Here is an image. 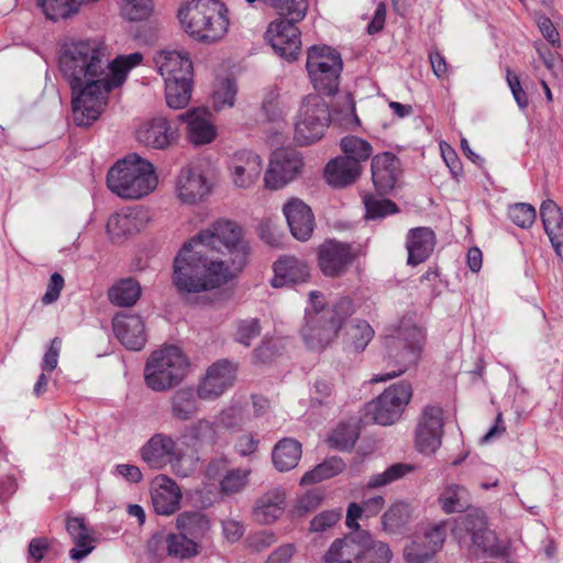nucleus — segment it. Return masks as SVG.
Segmentation results:
<instances>
[{"mask_svg":"<svg viewBox=\"0 0 563 563\" xmlns=\"http://www.w3.org/2000/svg\"><path fill=\"white\" fill-rule=\"evenodd\" d=\"M142 59L140 53L111 59L108 46L97 38L66 42L59 55V70L71 90L76 124L88 126L95 122L106 109L110 91L121 86Z\"/></svg>","mask_w":563,"mask_h":563,"instance_id":"f257e3e1","label":"nucleus"},{"mask_svg":"<svg viewBox=\"0 0 563 563\" xmlns=\"http://www.w3.org/2000/svg\"><path fill=\"white\" fill-rule=\"evenodd\" d=\"M247 255L241 227L230 220H217L179 250L174 260V285L186 294L219 288L244 267Z\"/></svg>","mask_w":563,"mask_h":563,"instance_id":"f03ea898","label":"nucleus"},{"mask_svg":"<svg viewBox=\"0 0 563 563\" xmlns=\"http://www.w3.org/2000/svg\"><path fill=\"white\" fill-rule=\"evenodd\" d=\"M185 32L203 43H216L229 30L228 8L220 0H190L178 11Z\"/></svg>","mask_w":563,"mask_h":563,"instance_id":"7ed1b4c3","label":"nucleus"},{"mask_svg":"<svg viewBox=\"0 0 563 563\" xmlns=\"http://www.w3.org/2000/svg\"><path fill=\"white\" fill-rule=\"evenodd\" d=\"M157 184L155 167L137 154L118 161L107 175L108 188L123 199H141L153 192Z\"/></svg>","mask_w":563,"mask_h":563,"instance_id":"20e7f679","label":"nucleus"},{"mask_svg":"<svg viewBox=\"0 0 563 563\" xmlns=\"http://www.w3.org/2000/svg\"><path fill=\"white\" fill-rule=\"evenodd\" d=\"M426 334L422 328L417 325L401 324L397 335L388 336L385 341V362L393 369L385 375H376L372 378L374 383L386 382L405 374L419 363Z\"/></svg>","mask_w":563,"mask_h":563,"instance_id":"39448f33","label":"nucleus"},{"mask_svg":"<svg viewBox=\"0 0 563 563\" xmlns=\"http://www.w3.org/2000/svg\"><path fill=\"white\" fill-rule=\"evenodd\" d=\"M190 363L186 354L175 345L154 351L144 367L146 386L154 391H166L180 384L186 377Z\"/></svg>","mask_w":563,"mask_h":563,"instance_id":"423d86ee","label":"nucleus"},{"mask_svg":"<svg viewBox=\"0 0 563 563\" xmlns=\"http://www.w3.org/2000/svg\"><path fill=\"white\" fill-rule=\"evenodd\" d=\"M354 312L353 302L350 298L339 299L330 309L317 313L308 312L306 323L301 329V336L308 346L313 351H322L338 335L343 322Z\"/></svg>","mask_w":563,"mask_h":563,"instance_id":"0eeeda50","label":"nucleus"},{"mask_svg":"<svg viewBox=\"0 0 563 563\" xmlns=\"http://www.w3.org/2000/svg\"><path fill=\"white\" fill-rule=\"evenodd\" d=\"M142 460L152 468L170 465L177 476L188 477L195 470V461L187 456L177 440L166 433L153 434L141 448Z\"/></svg>","mask_w":563,"mask_h":563,"instance_id":"6e6552de","label":"nucleus"},{"mask_svg":"<svg viewBox=\"0 0 563 563\" xmlns=\"http://www.w3.org/2000/svg\"><path fill=\"white\" fill-rule=\"evenodd\" d=\"M331 121L329 104L319 95L307 96L295 120V142L308 146L320 141Z\"/></svg>","mask_w":563,"mask_h":563,"instance_id":"1a4fd4ad","label":"nucleus"},{"mask_svg":"<svg viewBox=\"0 0 563 563\" xmlns=\"http://www.w3.org/2000/svg\"><path fill=\"white\" fill-rule=\"evenodd\" d=\"M306 67L316 90L325 95L338 91L343 63L335 49L325 45L310 47Z\"/></svg>","mask_w":563,"mask_h":563,"instance_id":"9d476101","label":"nucleus"},{"mask_svg":"<svg viewBox=\"0 0 563 563\" xmlns=\"http://www.w3.org/2000/svg\"><path fill=\"white\" fill-rule=\"evenodd\" d=\"M453 533L460 543H470L473 551L487 553L492 556L501 555L505 551L495 532L487 528L486 517L475 510L455 521Z\"/></svg>","mask_w":563,"mask_h":563,"instance_id":"9b49d317","label":"nucleus"},{"mask_svg":"<svg viewBox=\"0 0 563 563\" xmlns=\"http://www.w3.org/2000/svg\"><path fill=\"white\" fill-rule=\"evenodd\" d=\"M412 397L411 384L402 380L389 386L375 400L368 404L367 412L382 426L398 421Z\"/></svg>","mask_w":563,"mask_h":563,"instance_id":"f8f14e48","label":"nucleus"},{"mask_svg":"<svg viewBox=\"0 0 563 563\" xmlns=\"http://www.w3.org/2000/svg\"><path fill=\"white\" fill-rule=\"evenodd\" d=\"M235 378L236 365L228 360H219L208 366L196 385L201 401L219 399L233 386Z\"/></svg>","mask_w":563,"mask_h":563,"instance_id":"ddd939ff","label":"nucleus"},{"mask_svg":"<svg viewBox=\"0 0 563 563\" xmlns=\"http://www.w3.org/2000/svg\"><path fill=\"white\" fill-rule=\"evenodd\" d=\"M443 410L439 406L428 405L423 408L416 428L415 444L426 455L437 452L442 443Z\"/></svg>","mask_w":563,"mask_h":563,"instance_id":"4468645a","label":"nucleus"},{"mask_svg":"<svg viewBox=\"0 0 563 563\" xmlns=\"http://www.w3.org/2000/svg\"><path fill=\"white\" fill-rule=\"evenodd\" d=\"M303 167L302 157L294 151H278L273 154L264 175L265 187L278 190L294 180Z\"/></svg>","mask_w":563,"mask_h":563,"instance_id":"2eb2a0df","label":"nucleus"},{"mask_svg":"<svg viewBox=\"0 0 563 563\" xmlns=\"http://www.w3.org/2000/svg\"><path fill=\"white\" fill-rule=\"evenodd\" d=\"M298 21L284 16L269 23L266 38L274 51L287 60L297 58L300 51V33L296 23Z\"/></svg>","mask_w":563,"mask_h":563,"instance_id":"dca6fc26","label":"nucleus"},{"mask_svg":"<svg viewBox=\"0 0 563 563\" xmlns=\"http://www.w3.org/2000/svg\"><path fill=\"white\" fill-rule=\"evenodd\" d=\"M446 538L444 523L434 525L421 534H416L404 549V558L408 563L429 561L443 547Z\"/></svg>","mask_w":563,"mask_h":563,"instance_id":"f3484780","label":"nucleus"},{"mask_svg":"<svg viewBox=\"0 0 563 563\" xmlns=\"http://www.w3.org/2000/svg\"><path fill=\"white\" fill-rule=\"evenodd\" d=\"M211 191L207 177L197 168L184 167L175 178L174 192L184 205H196L203 201Z\"/></svg>","mask_w":563,"mask_h":563,"instance_id":"a211bd4d","label":"nucleus"},{"mask_svg":"<svg viewBox=\"0 0 563 563\" xmlns=\"http://www.w3.org/2000/svg\"><path fill=\"white\" fill-rule=\"evenodd\" d=\"M318 255L322 273L336 277L349 269L356 257V252L347 243L329 240L320 245Z\"/></svg>","mask_w":563,"mask_h":563,"instance_id":"6ab92c4d","label":"nucleus"},{"mask_svg":"<svg viewBox=\"0 0 563 563\" xmlns=\"http://www.w3.org/2000/svg\"><path fill=\"white\" fill-rule=\"evenodd\" d=\"M229 168L233 185L236 188L247 189L258 180L263 162L256 153L243 150L233 155Z\"/></svg>","mask_w":563,"mask_h":563,"instance_id":"aec40b11","label":"nucleus"},{"mask_svg":"<svg viewBox=\"0 0 563 563\" xmlns=\"http://www.w3.org/2000/svg\"><path fill=\"white\" fill-rule=\"evenodd\" d=\"M117 339L131 351H141L147 341L145 324L141 316L118 313L112 321Z\"/></svg>","mask_w":563,"mask_h":563,"instance_id":"412c9836","label":"nucleus"},{"mask_svg":"<svg viewBox=\"0 0 563 563\" xmlns=\"http://www.w3.org/2000/svg\"><path fill=\"white\" fill-rule=\"evenodd\" d=\"M153 60L165 82L192 78V63L185 51L161 49L155 53Z\"/></svg>","mask_w":563,"mask_h":563,"instance_id":"4be33fe9","label":"nucleus"},{"mask_svg":"<svg viewBox=\"0 0 563 563\" xmlns=\"http://www.w3.org/2000/svg\"><path fill=\"white\" fill-rule=\"evenodd\" d=\"M176 136V130L170 122L162 117L143 122L136 130L137 142L155 150L167 148L175 142Z\"/></svg>","mask_w":563,"mask_h":563,"instance_id":"5701e85b","label":"nucleus"},{"mask_svg":"<svg viewBox=\"0 0 563 563\" xmlns=\"http://www.w3.org/2000/svg\"><path fill=\"white\" fill-rule=\"evenodd\" d=\"M290 232L297 240L307 241L314 229L311 208L298 198L290 199L283 208Z\"/></svg>","mask_w":563,"mask_h":563,"instance_id":"b1692460","label":"nucleus"},{"mask_svg":"<svg viewBox=\"0 0 563 563\" xmlns=\"http://www.w3.org/2000/svg\"><path fill=\"white\" fill-rule=\"evenodd\" d=\"M183 494L179 486L165 475L156 477L152 488V503L156 514L169 516L180 508Z\"/></svg>","mask_w":563,"mask_h":563,"instance_id":"393cba45","label":"nucleus"},{"mask_svg":"<svg viewBox=\"0 0 563 563\" xmlns=\"http://www.w3.org/2000/svg\"><path fill=\"white\" fill-rule=\"evenodd\" d=\"M398 165V158L389 152L377 154L372 158L373 184L382 195L389 192L395 187Z\"/></svg>","mask_w":563,"mask_h":563,"instance_id":"a878e982","label":"nucleus"},{"mask_svg":"<svg viewBox=\"0 0 563 563\" xmlns=\"http://www.w3.org/2000/svg\"><path fill=\"white\" fill-rule=\"evenodd\" d=\"M362 170V166L341 155L325 165L324 178L331 187L343 188L354 184L361 176Z\"/></svg>","mask_w":563,"mask_h":563,"instance_id":"bb28decb","label":"nucleus"},{"mask_svg":"<svg viewBox=\"0 0 563 563\" xmlns=\"http://www.w3.org/2000/svg\"><path fill=\"white\" fill-rule=\"evenodd\" d=\"M434 244L435 235L430 228L419 227L411 229L406 241L408 264L417 266L423 263L432 253Z\"/></svg>","mask_w":563,"mask_h":563,"instance_id":"cd10ccee","label":"nucleus"},{"mask_svg":"<svg viewBox=\"0 0 563 563\" xmlns=\"http://www.w3.org/2000/svg\"><path fill=\"white\" fill-rule=\"evenodd\" d=\"M540 216L556 255L563 260V214L560 207L551 199L544 200Z\"/></svg>","mask_w":563,"mask_h":563,"instance_id":"c85d7f7f","label":"nucleus"},{"mask_svg":"<svg viewBox=\"0 0 563 563\" xmlns=\"http://www.w3.org/2000/svg\"><path fill=\"white\" fill-rule=\"evenodd\" d=\"M200 396L196 386L189 385L178 388L169 399L170 415L180 421H188L200 411Z\"/></svg>","mask_w":563,"mask_h":563,"instance_id":"c756f323","label":"nucleus"},{"mask_svg":"<svg viewBox=\"0 0 563 563\" xmlns=\"http://www.w3.org/2000/svg\"><path fill=\"white\" fill-rule=\"evenodd\" d=\"M309 275V269L305 262L294 256H286L279 258L274 264L272 286L278 288L290 284L305 283Z\"/></svg>","mask_w":563,"mask_h":563,"instance_id":"7c9ffc66","label":"nucleus"},{"mask_svg":"<svg viewBox=\"0 0 563 563\" xmlns=\"http://www.w3.org/2000/svg\"><path fill=\"white\" fill-rule=\"evenodd\" d=\"M285 510V493L280 488H274L262 495L255 503L253 516L263 525L276 521Z\"/></svg>","mask_w":563,"mask_h":563,"instance_id":"2f4dec72","label":"nucleus"},{"mask_svg":"<svg viewBox=\"0 0 563 563\" xmlns=\"http://www.w3.org/2000/svg\"><path fill=\"white\" fill-rule=\"evenodd\" d=\"M393 559L388 544L373 539L366 531L357 532V555L358 563H390Z\"/></svg>","mask_w":563,"mask_h":563,"instance_id":"473e14b6","label":"nucleus"},{"mask_svg":"<svg viewBox=\"0 0 563 563\" xmlns=\"http://www.w3.org/2000/svg\"><path fill=\"white\" fill-rule=\"evenodd\" d=\"M209 115V112L205 109H195L179 115L180 119L187 121L188 134L192 143L197 145L207 144L216 137V129Z\"/></svg>","mask_w":563,"mask_h":563,"instance_id":"72a5a7b5","label":"nucleus"},{"mask_svg":"<svg viewBox=\"0 0 563 563\" xmlns=\"http://www.w3.org/2000/svg\"><path fill=\"white\" fill-rule=\"evenodd\" d=\"M67 531L75 542L69 555L73 560H82L93 550V539L85 523L84 518H69L66 523Z\"/></svg>","mask_w":563,"mask_h":563,"instance_id":"f704fd0d","label":"nucleus"},{"mask_svg":"<svg viewBox=\"0 0 563 563\" xmlns=\"http://www.w3.org/2000/svg\"><path fill=\"white\" fill-rule=\"evenodd\" d=\"M176 527L183 534L195 541L202 540L210 531L211 523L208 516L201 511L191 510L179 514Z\"/></svg>","mask_w":563,"mask_h":563,"instance_id":"c9c22d12","label":"nucleus"},{"mask_svg":"<svg viewBox=\"0 0 563 563\" xmlns=\"http://www.w3.org/2000/svg\"><path fill=\"white\" fill-rule=\"evenodd\" d=\"M301 453L300 442L291 438H284L273 449V464L279 472H288L298 465Z\"/></svg>","mask_w":563,"mask_h":563,"instance_id":"e433bc0d","label":"nucleus"},{"mask_svg":"<svg viewBox=\"0 0 563 563\" xmlns=\"http://www.w3.org/2000/svg\"><path fill=\"white\" fill-rule=\"evenodd\" d=\"M139 230V214L130 210L112 214L107 223V233L113 243H120L124 238L136 233Z\"/></svg>","mask_w":563,"mask_h":563,"instance_id":"4c0bfd02","label":"nucleus"},{"mask_svg":"<svg viewBox=\"0 0 563 563\" xmlns=\"http://www.w3.org/2000/svg\"><path fill=\"white\" fill-rule=\"evenodd\" d=\"M357 533L335 539L322 556L323 563H350L356 561Z\"/></svg>","mask_w":563,"mask_h":563,"instance_id":"58836bf2","label":"nucleus"},{"mask_svg":"<svg viewBox=\"0 0 563 563\" xmlns=\"http://www.w3.org/2000/svg\"><path fill=\"white\" fill-rule=\"evenodd\" d=\"M187 438L195 446H212L219 439L216 421L200 418L187 428Z\"/></svg>","mask_w":563,"mask_h":563,"instance_id":"ea45409f","label":"nucleus"},{"mask_svg":"<svg viewBox=\"0 0 563 563\" xmlns=\"http://www.w3.org/2000/svg\"><path fill=\"white\" fill-rule=\"evenodd\" d=\"M199 543L189 539L187 534L169 533L165 538V550L168 556L178 560H188L199 554Z\"/></svg>","mask_w":563,"mask_h":563,"instance_id":"a19ab883","label":"nucleus"},{"mask_svg":"<svg viewBox=\"0 0 563 563\" xmlns=\"http://www.w3.org/2000/svg\"><path fill=\"white\" fill-rule=\"evenodd\" d=\"M374 336L372 327L362 320L350 323L345 330L346 349L351 352H362Z\"/></svg>","mask_w":563,"mask_h":563,"instance_id":"79ce46f5","label":"nucleus"},{"mask_svg":"<svg viewBox=\"0 0 563 563\" xmlns=\"http://www.w3.org/2000/svg\"><path fill=\"white\" fill-rule=\"evenodd\" d=\"M192 78L169 80L165 82L166 103L172 109L185 108L191 98Z\"/></svg>","mask_w":563,"mask_h":563,"instance_id":"37998d69","label":"nucleus"},{"mask_svg":"<svg viewBox=\"0 0 563 563\" xmlns=\"http://www.w3.org/2000/svg\"><path fill=\"white\" fill-rule=\"evenodd\" d=\"M140 296L141 286L136 280L132 278H126L117 283L109 290L110 301L120 307L133 306Z\"/></svg>","mask_w":563,"mask_h":563,"instance_id":"c03bdc74","label":"nucleus"},{"mask_svg":"<svg viewBox=\"0 0 563 563\" xmlns=\"http://www.w3.org/2000/svg\"><path fill=\"white\" fill-rule=\"evenodd\" d=\"M343 157H349L358 166L366 162L373 155V147L369 142L355 135H347L341 139L340 142Z\"/></svg>","mask_w":563,"mask_h":563,"instance_id":"a18cd8bd","label":"nucleus"},{"mask_svg":"<svg viewBox=\"0 0 563 563\" xmlns=\"http://www.w3.org/2000/svg\"><path fill=\"white\" fill-rule=\"evenodd\" d=\"M439 501L446 514L462 511L468 505V492L464 486L451 484L445 487Z\"/></svg>","mask_w":563,"mask_h":563,"instance_id":"49530a36","label":"nucleus"},{"mask_svg":"<svg viewBox=\"0 0 563 563\" xmlns=\"http://www.w3.org/2000/svg\"><path fill=\"white\" fill-rule=\"evenodd\" d=\"M331 119L339 121L342 125L347 128L358 125L360 121L355 112V102L351 93L340 95L336 98Z\"/></svg>","mask_w":563,"mask_h":563,"instance_id":"de8ad7c7","label":"nucleus"},{"mask_svg":"<svg viewBox=\"0 0 563 563\" xmlns=\"http://www.w3.org/2000/svg\"><path fill=\"white\" fill-rule=\"evenodd\" d=\"M344 468V463L341 459L331 457L323 463L317 465L313 470L306 472L300 479L301 485H309L321 482L323 479L333 477L341 473Z\"/></svg>","mask_w":563,"mask_h":563,"instance_id":"09e8293b","label":"nucleus"},{"mask_svg":"<svg viewBox=\"0 0 563 563\" xmlns=\"http://www.w3.org/2000/svg\"><path fill=\"white\" fill-rule=\"evenodd\" d=\"M251 471L249 468H233L220 481V492L222 495L232 496L244 490L249 484Z\"/></svg>","mask_w":563,"mask_h":563,"instance_id":"8fccbe9b","label":"nucleus"},{"mask_svg":"<svg viewBox=\"0 0 563 563\" xmlns=\"http://www.w3.org/2000/svg\"><path fill=\"white\" fill-rule=\"evenodd\" d=\"M415 466L412 464H406V463H396L390 465L388 468H386L383 473L373 475L368 483L367 487L369 488H379L383 486H387L409 473L413 472Z\"/></svg>","mask_w":563,"mask_h":563,"instance_id":"3c124183","label":"nucleus"},{"mask_svg":"<svg viewBox=\"0 0 563 563\" xmlns=\"http://www.w3.org/2000/svg\"><path fill=\"white\" fill-rule=\"evenodd\" d=\"M409 518V505L406 503H396L383 515V528L388 533H395L408 522Z\"/></svg>","mask_w":563,"mask_h":563,"instance_id":"603ef678","label":"nucleus"},{"mask_svg":"<svg viewBox=\"0 0 563 563\" xmlns=\"http://www.w3.org/2000/svg\"><path fill=\"white\" fill-rule=\"evenodd\" d=\"M274 8L280 16L301 21L307 12V0H262Z\"/></svg>","mask_w":563,"mask_h":563,"instance_id":"864d4df0","label":"nucleus"},{"mask_svg":"<svg viewBox=\"0 0 563 563\" xmlns=\"http://www.w3.org/2000/svg\"><path fill=\"white\" fill-rule=\"evenodd\" d=\"M366 217L369 219L383 218L397 212V206L388 199L379 198L373 195L364 197Z\"/></svg>","mask_w":563,"mask_h":563,"instance_id":"5fc2aeb1","label":"nucleus"},{"mask_svg":"<svg viewBox=\"0 0 563 563\" xmlns=\"http://www.w3.org/2000/svg\"><path fill=\"white\" fill-rule=\"evenodd\" d=\"M508 216L516 225L528 229L534 223L537 211L530 203L517 202L509 206Z\"/></svg>","mask_w":563,"mask_h":563,"instance_id":"6e6d98bb","label":"nucleus"},{"mask_svg":"<svg viewBox=\"0 0 563 563\" xmlns=\"http://www.w3.org/2000/svg\"><path fill=\"white\" fill-rule=\"evenodd\" d=\"M153 10V0H124L121 12L130 21L147 19Z\"/></svg>","mask_w":563,"mask_h":563,"instance_id":"4d7b16f0","label":"nucleus"},{"mask_svg":"<svg viewBox=\"0 0 563 563\" xmlns=\"http://www.w3.org/2000/svg\"><path fill=\"white\" fill-rule=\"evenodd\" d=\"M261 324L258 319H245L236 322L234 340L244 346H250L252 341L260 336Z\"/></svg>","mask_w":563,"mask_h":563,"instance_id":"13d9d810","label":"nucleus"},{"mask_svg":"<svg viewBox=\"0 0 563 563\" xmlns=\"http://www.w3.org/2000/svg\"><path fill=\"white\" fill-rule=\"evenodd\" d=\"M357 439L355 429L349 424L341 423L329 438L332 446L339 450L351 449Z\"/></svg>","mask_w":563,"mask_h":563,"instance_id":"bf43d9fd","label":"nucleus"},{"mask_svg":"<svg viewBox=\"0 0 563 563\" xmlns=\"http://www.w3.org/2000/svg\"><path fill=\"white\" fill-rule=\"evenodd\" d=\"M235 95V84L230 79L221 80L212 95L214 108L217 110H221L224 107H232Z\"/></svg>","mask_w":563,"mask_h":563,"instance_id":"052dcab7","label":"nucleus"},{"mask_svg":"<svg viewBox=\"0 0 563 563\" xmlns=\"http://www.w3.org/2000/svg\"><path fill=\"white\" fill-rule=\"evenodd\" d=\"M342 514L338 509L325 510L313 517L310 522L311 532H324L334 527L341 519Z\"/></svg>","mask_w":563,"mask_h":563,"instance_id":"680f3d73","label":"nucleus"},{"mask_svg":"<svg viewBox=\"0 0 563 563\" xmlns=\"http://www.w3.org/2000/svg\"><path fill=\"white\" fill-rule=\"evenodd\" d=\"M244 415L241 408L229 407L219 413V424L224 429L234 430L244 423Z\"/></svg>","mask_w":563,"mask_h":563,"instance_id":"e2e57ef3","label":"nucleus"},{"mask_svg":"<svg viewBox=\"0 0 563 563\" xmlns=\"http://www.w3.org/2000/svg\"><path fill=\"white\" fill-rule=\"evenodd\" d=\"M224 539L230 543L238 542L244 534V525L235 518H225L221 521Z\"/></svg>","mask_w":563,"mask_h":563,"instance_id":"0e129e2a","label":"nucleus"},{"mask_svg":"<svg viewBox=\"0 0 563 563\" xmlns=\"http://www.w3.org/2000/svg\"><path fill=\"white\" fill-rule=\"evenodd\" d=\"M64 288V278L59 273H54L48 282L46 292L42 297V302L44 305H51L55 302L59 296L60 291Z\"/></svg>","mask_w":563,"mask_h":563,"instance_id":"69168bd1","label":"nucleus"},{"mask_svg":"<svg viewBox=\"0 0 563 563\" xmlns=\"http://www.w3.org/2000/svg\"><path fill=\"white\" fill-rule=\"evenodd\" d=\"M62 347V340L59 338H54L51 342V345L45 353L42 362L43 372H52L57 367L58 356Z\"/></svg>","mask_w":563,"mask_h":563,"instance_id":"338daca9","label":"nucleus"},{"mask_svg":"<svg viewBox=\"0 0 563 563\" xmlns=\"http://www.w3.org/2000/svg\"><path fill=\"white\" fill-rule=\"evenodd\" d=\"M322 500V496L318 492H309L305 496H302L297 503V512L299 515H305L314 510Z\"/></svg>","mask_w":563,"mask_h":563,"instance_id":"774afa93","label":"nucleus"}]
</instances>
